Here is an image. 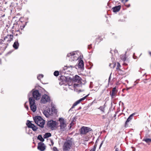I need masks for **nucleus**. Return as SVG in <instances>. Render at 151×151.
Wrapping results in <instances>:
<instances>
[{
  "label": "nucleus",
  "mask_w": 151,
  "mask_h": 151,
  "mask_svg": "<svg viewBox=\"0 0 151 151\" xmlns=\"http://www.w3.org/2000/svg\"><path fill=\"white\" fill-rule=\"evenodd\" d=\"M37 139L42 142H43L44 141V139L42 138V136L40 135H39L38 136Z\"/></svg>",
  "instance_id": "nucleus-25"
},
{
  "label": "nucleus",
  "mask_w": 151,
  "mask_h": 151,
  "mask_svg": "<svg viewBox=\"0 0 151 151\" xmlns=\"http://www.w3.org/2000/svg\"><path fill=\"white\" fill-rule=\"evenodd\" d=\"M43 114L46 117H48L49 115H51L52 114L51 113L49 112L48 111H44L43 112Z\"/></svg>",
  "instance_id": "nucleus-22"
},
{
  "label": "nucleus",
  "mask_w": 151,
  "mask_h": 151,
  "mask_svg": "<svg viewBox=\"0 0 151 151\" xmlns=\"http://www.w3.org/2000/svg\"><path fill=\"white\" fill-rule=\"evenodd\" d=\"M70 78V77H67L64 76H62L61 78L62 81L59 82V84L60 85H64L68 87L69 88L72 89L71 88L72 84L71 83L70 84L68 81V79H69L70 80H71Z\"/></svg>",
  "instance_id": "nucleus-3"
},
{
  "label": "nucleus",
  "mask_w": 151,
  "mask_h": 151,
  "mask_svg": "<svg viewBox=\"0 0 151 151\" xmlns=\"http://www.w3.org/2000/svg\"><path fill=\"white\" fill-rule=\"evenodd\" d=\"M47 111H48L49 112L51 113L52 114V111H51L50 109H48L47 110Z\"/></svg>",
  "instance_id": "nucleus-36"
},
{
  "label": "nucleus",
  "mask_w": 151,
  "mask_h": 151,
  "mask_svg": "<svg viewBox=\"0 0 151 151\" xmlns=\"http://www.w3.org/2000/svg\"><path fill=\"white\" fill-rule=\"evenodd\" d=\"M35 123L39 126L42 128L45 123V121L40 116H36L34 118Z\"/></svg>",
  "instance_id": "nucleus-4"
},
{
  "label": "nucleus",
  "mask_w": 151,
  "mask_h": 151,
  "mask_svg": "<svg viewBox=\"0 0 151 151\" xmlns=\"http://www.w3.org/2000/svg\"><path fill=\"white\" fill-rule=\"evenodd\" d=\"M144 141L147 143L151 142V139L150 138H146L144 139Z\"/></svg>",
  "instance_id": "nucleus-26"
},
{
  "label": "nucleus",
  "mask_w": 151,
  "mask_h": 151,
  "mask_svg": "<svg viewBox=\"0 0 151 151\" xmlns=\"http://www.w3.org/2000/svg\"><path fill=\"white\" fill-rule=\"evenodd\" d=\"M149 54L151 56V52H149Z\"/></svg>",
  "instance_id": "nucleus-44"
},
{
  "label": "nucleus",
  "mask_w": 151,
  "mask_h": 151,
  "mask_svg": "<svg viewBox=\"0 0 151 151\" xmlns=\"http://www.w3.org/2000/svg\"><path fill=\"white\" fill-rule=\"evenodd\" d=\"M117 92V91L116 88H114L112 90V92H110V94L112 98H113L114 96H115Z\"/></svg>",
  "instance_id": "nucleus-15"
},
{
  "label": "nucleus",
  "mask_w": 151,
  "mask_h": 151,
  "mask_svg": "<svg viewBox=\"0 0 151 151\" xmlns=\"http://www.w3.org/2000/svg\"><path fill=\"white\" fill-rule=\"evenodd\" d=\"M111 74H110V76H109V81L110 79V78H111Z\"/></svg>",
  "instance_id": "nucleus-43"
},
{
  "label": "nucleus",
  "mask_w": 151,
  "mask_h": 151,
  "mask_svg": "<svg viewBox=\"0 0 151 151\" xmlns=\"http://www.w3.org/2000/svg\"><path fill=\"white\" fill-rule=\"evenodd\" d=\"M91 45H89L88 46V48L89 49H90L91 48Z\"/></svg>",
  "instance_id": "nucleus-39"
},
{
  "label": "nucleus",
  "mask_w": 151,
  "mask_h": 151,
  "mask_svg": "<svg viewBox=\"0 0 151 151\" xmlns=\"http://www.w3.org/2000/svg\"><path fill=\"white\" fill-rule=\"evenodd\" d=\"M98 89V87H96L95 88V89L94 90H97Z\"/></svg>",
  "instance_id": "nucleus-38"
},
{
  "label": "nucleus",
  "mask_w": 151,
  "mask_h": 151,
  "mask_svg": "<svg viewBox=\"0 0 151 151\" xmlns=\"http://www.w3.org/2000/svg\"><path fill=\"white\" fill-rule=\"evenodd\" d=\"M133 58H135H135L134 57V55H133Z\"/></svg>",
  "instance_id": "nucleus-48"
},
{
  "label": "nucleus",
  "mask_w": 151,
  "mask_h": 151,
  "mask_svg": "<svg viewBox=\"0 0 151 151\" xmlns=\"http://www.w3.org/2000/svg\"><path fill=\"white\" fill-rule=\"evenodd\" d=\"M135 113H133L132 114H131L128 117V118L127 119V120L125 122V126L127 124V123L130 121H131L132 119L133 116L135 114Z\"/></svg>",
  "instance_id": "nucleus-17"
},
{
  "label": "nucleus",
  "mask_w": 151,
  "mask_h": 151,
  "mask_svg": "<svg viewBox=\"0 0 151 151\" xmlns=\"http://www.w3.org/2000/svg\"><path fill=\"white\" fill-rule=\"evenodd\" d=\"M70 124L71 125H71L72 124V123H71V124ZM71 126H70V127H71Z\"/></svg>",
  "instance_id": "nucleus-47"
},
{
  "label": "nucleus",
  "mask_w": 151,
  "mask_h": 151,
  "mask_svg": "<svg viewBox=\"0 0 151 151\" xmlns=\"http://www.w3.org/2000/svg\"><path fill=\"white\" fill-rule=\"evenodd\" d=\"M72 142L70 140L66 141L64 143L63 146V150L64 151H68L71 148Z\"/></svg>",
  "instance_id": "nucleus-7"
},
{
  "label": "nucleus",
  "mask_w": 151,
  "mask_h": 151,
  "mask_svg": "<svg viewBox=\"0 0 151 151\" xmlns=\"http://www.w3.org/2000/svg\"><path fill=\"white\" fill-rule=\"evenodd\" d=\"M125 6L127 7H129L130 6V4H129L128 5H125Z\"/></svg>",
  "instance_id": "nucleus-37"
},
{
  "label": "nucleus",
  "mask_w": 151,
  "mask_h": 151,
  "mask_svg": "<svg viewBox=\"0 0 151 151\" xmlns=\"http://www.w3.org/2000/svg\"><path fill=\"white\" fill-rule=\"evenodd\" d=\"M43 75L42 74H40L37 76V78L39 80H40V79L41 78H43Z\"/></svg>",
  "instance_id": "nucleus-28"
},
{
  "label": "nucleus",
  "mask_w": 151,
  "mask_h": 151,
  "mask_svg": "<svg viewBox=\"0 0 151 151\" xmlns=\"http://www.w3.org/2000/svg\"><path fill=\"white\" fill-rule=\"evenodd\" d=\"M126 60V58H124V61H125V60Z\"/></svg>",
  "instance_id": "nucleus-45"
},
{
  "label": "nucleus",
  "mask_w": 151,
  "mask_h": 151,
  "mask_svg": "<svg viewBox=\"0 0 151 151\" xmlns=\"http://www.w3.org/2000/svg\"><path fill=\"white\" fill-rule=\"evenodd\" d=\"M24 107H25L26 108V109L28 110L29 109V108H28V106L27 105H26V102L25 104H24Z\"/></svg>",
  "instance_id": "nucleus-31"
},
{
  "label": "nucleus",
  "mask_w": 151,
  "mask_h": 151,
  "mask_svg": "<svg viewBox=\"0 0 151 151\" xmlns=\"http://www.w3.org/2000/svg\"><path fill=\"white\" fill-rule=\"evenodd\" d=\"M81 55V52L78 51H76L68 53L67 55V57L69 58L70 61H76Z\"/></svg>",
  "instance_id": "nucleus-1"
},
{
  "label": "nucleus",
  "mask_w": 151,
  "mask_h": 151,
  "mask_svg": "<svg viewBox=\"0 0 151 151\" xmlns=\"http://www.w3.org/2000/svg\"><path fill=\"white\" fill-rule=\"evenodd\" d=\"M19 44L18 42V40H17L14 42L13 45V47L15 49H17L19 47Z\"/></svg>",
  "instance_id": "nucleus-18"
},
{
  "label": "nucleus",
  "mask_w": 151,
  "mask_h": 151,
  "mask_svg": "<svg viewBox=\"0 0 151 151\" xmlns=\"http://www.w3.org/2000/svg\"><path fill=\"white\" fill-rule=\"evenodd\" d=\"M132 88V87H129V88H126V90H127V91H128V90H129V89H130Z\"/></svg>",
  "instance_id": "nucleus-35"
},
{
  "label": "nucleus",
  "mask_w": 151,
  "mask_h": 151,
  "mask_svg": "<svg viewBox=\"0 0 151 151\" xmlns=\"http://www.w3.org/2000/svg\"><path fill=\"white\" fill-rule=\"evenodd\" d=\"M99 109H100L102 111H104V107L103 106H101L99 108Z\"/></svg>",
  "instance_id": "nucleus-30"
},
{
  "label": "nucleus",
  "mask_w": 151,
  "mask_h": 151,
  "mask_svg": "<svg viewBox=\"0 0 151 151\" xmlns=\"http://www.w3.org/2000/svg\"><path fill=\"white\" fill-rule=\"evenodd\" d=\"M96 147V145H95L94 146L93 148V149H92L90 151H95Z\"/></svg>",
  "instance_id": "nucleus-29"
},
{
  "label": "nucleus",
  "mask_w": 151,
  "mask_h": 151,
  "mask_svg": "<svg viewBox=\"0 0 151 151\" xmlns=\"http://www.w3.org/2000/svg\"><path fill=\"white\" fill-rule=\"evenodd\" d=\"M121 8V6L120 5H119L118 6H116L113 7L112 8V9L114 12H116L119 11L120 10Z\"/></svg>",
  "instance_id": "nucleus-16"
},
{
  "label": "nucleus",
  "mask_w": 151,
  "mask_h": 151,
  "mask_svg": "<svg viewBox=\"0 0 151 151\" xmlns=\"http://www.w3.org/2000/svg\"><path fill=\"white\" fill-rule=\"evenodd\" d=\"M75 67V65H69V66H65L64 68H63V69L64 70H65L67 69L68 68H70L71 69H72L73 68H74Z\"/></svg>",
  "instance_id": "nucleus-24"
},
{
  "label": "nucleus",
  "mask_w": 151,
  "mask_h": 151,
  "mask_svg": "<svg viewBox=\"0 0 151 151\" xmlns=\"http://www.w3.org/2000/svg\"><path fill=\"white\" fill-rule=\"evenodd\" d=\"M103 142H104V141H102L100 145V146H99V149H100L102 145H103Z\"/></svg>",
  "instance_id": "nucleus-34"
},
{
  "label": "nucleus",
  "mask_w": 151,
  "mask_h": 151,
  "mask_svg": "<svg viewBox=\"0 0 151 151\" xmlns=\"http://www.w3.org/2000/svg\"><path fill=\"white\" fill-rule=\"evenodd\" d=\"M120 66V65L119 64V63H117V67L116 68V69H119V67Z\"/></svg>",
  "instance_id": "nucleus-33"
},
{
  "label": "nucleus",
  "mask_w": 151,
  "mask_h": 151,
  "mask_svg": "<svg viewBox=\"0 0 151 151\" xmlns=\"http://www.w3.org/2000/svg\"><path fill=\"white\" fill-rule=\"evenodd\" d=\"M59 72L58 71H55L54 73V75L55 76H58L59 75Z\"/></svg>",
  "instance_id": "nucleus-27"
},
{
  "label": "nucleus",
  "mask_w": 151,
  "mask_h": 151,
  "mask_svg": "<svg viewBox=\"0 0 151 151\" xmlns=\"http://www.w3.org/2000/svg\"><path fill=\"white\" fill-rule=\"evenodd\" d=\"M52 145H53V142H52Z\"/></svg>",
  "instance_id": "nucleus-46"
},
{
  "label": "nucleus",
  "mask_w": 151,
  "mask_h": 151,
  "mask_svg": "<svg viewBox=\"0 0 151 151\" xmlns=\"http://www.w3.org/2000/svg\"><path fill=\"white\" fill-rule=\"evenodd\" d=\"M91 130V128L83 126L81 128L80 132L81 134H85Z\"/></svg>",
  "instance_id": "nucleus-8"
},
{
  "label": "nucleus",
  "mask_w": 151,
  "mask_h": 151,
  "mask_svg": "<svg viewBox=\"0 0 151 151\" xmlns=\"http://www.w3.org/2000/svg\"><path fill=\"white\" fill-rule=\"evenodd\" d=\"M72 81L74 83H74L73 85V83H72V86L74 87L75 88H76L77 87H79L81 85V78L79 76L77 75H76L72 78Z\"/></svg>",
  "instance_id": "nucleus-2"
},
{
  "label": "nucleus",
  "mask_w": 151,
  "mask_h": 151,
  "mask_svg": "<svg viewBox=\"0 0 151 151\" xmlns=\"http://www.w3.org/2000/svg\"><path fill=\"white\" fill-rule=\"evenodd\" d=\"M115 151H119L118 148H116L115 150Z\"/></svg>",
  "instance_id": "nucleus-40"
},
{
  "label": "nucleus",
  "mask_w": 151,
  "mask_h": 151,
  "mask_svg": "<svg viewBox=\"0 0 151 151\" xmlns=\"http://www.w3.org/2000/svg\"><path fill=\"white\" fill-rule=\"evenodd\" d=\"M123 1H124L125 2H127L128 0H122Z\"/></svg>",
  "instance_id": "nucleus-41"
},
{
  "label": "nucleus",
  "mask_w": 151,
  "mask_h": 151,
  "mask_svg": "<svg viewBox=\"0 0 151 151\" xmlns=\"http://www.w3.org/2000/svg\"><path fill=\"white\" fill-rule=\"evenodd\" d=\"M88 95H87L86 96H85L83 97L80 99L79 100L77 101H76L73 105L72 106L71 109H73L74 107L76 105H77L78 104L80 103V102L81 101H83L88 96Z\"/></svg>",
  "instance_id": "nucleus-12"
},
{
  "label": "nucleus",
  "mask_w": 151,
  "mask_h": 151,
  "mask_svg": "<svg viewBox=\"0 0 151 151\" xmlns=\"http://www.w3.org/2000/svg\"><path fill=\"white\" fill-rule=\"evenodd\" d=\"M56 123L55 121L53 120L48 121L47 123V126L50 127L51 129H53L56 126Z\"/></svg>",
  "instance_id": "nucleus-10"
},
{
  "label": "nucleus",
  "mask_w": 151,
  "mask_h": 151,
  "mask_svg": "<svg viewBox=\"0 0 151 151\" xmlns=\"http://www.w3.org/2000/svg\"><path fill=\"white\" fill-rule=\"evenodd\" d=\"M59 121L60 122L59 127L60 131L61 132L66 131L67 129V124L66 121L62 118H60Z\"/></svg>",
  "instance_id": "nucleus-5"
},
{
  "label": "nucleus",
  "mask_w": 151,
  "mask_h": 151,
  "mask_svg": "<svg viewBox=\"0 0 151 151\" xmlns=\"http://www.w3.org/2000/svg\"><path fill=\"white\" fill-rule=\"evenodd\" d=\"M29 97V100L30 105L36 104L35 103V100L33 97Z\"/></svg>",
  "instance_id": "nucleus-19"
},
{
  "label": "nucleus",
  "mask_w": 151,
  "mask_h": 151,
  "mask_svg": "<svg viewBox=\"0 0 151 151\" xmlns=\"http://www.w3.org/2000/svg\"><path fill=\"white\" fill-rule=\"evenodd\" d=\"M102 119H104L105 118V116H102Z\"/></svg>",
  "instance_id": "nucleus-42"
},
{
  "label": "nucleus",
  "mask_w": 151,
  "mask_h": 151,
  "mask_svg": "<svg viewBox=\"0 0 151 151\" xmlns=\"http://www.w3.org/2000/svg\"><path fill=\"white\" fill-rule=\"evenodd\" d=\"M50 101V97L47 95H43L41 100V102L43 104H46Z\"/></svg>",
  "instance_id": "nucleus-9"
},
{
  "label": "nucleus",
  "mask_w": 151,
  "mask_h": 151,
  "mask_svg": "<svg viewBox=\"0 0 151 151\" xmlns=\"http://www.w3.org/2000/svg\"><path fill=\"white\" fill-rule=\"evenodd\" d=\"M84 64L83 60H80L78 64V67L81 69H83V68Z\"/></svg>",
  "instance_id": "nucleus-21"
},
{
  "label": "nucleus",
  "mask_w": 151,
  "mask_h": 151,
  "mask_svg": "<svg viewBox=\"0 0 151 151\" xmlns=\"http://www.w3.org/2000/svg\"><path fill=\"white\" fill-rule=\"evenodd\" d=\"M32 94L33 97L36 100H39L41 97V93H39L37 90H32L28 94V96H29L30 94Z\"/></svg>",
  "instance_id": "nucleus-6"
},
{
  "label": "nucleus",
  "mask_w": 151,
  "mask_h": 151,
  "mask_svg": "<svg viewBox=\"0 0 151 151\" xmlns=\"http://www.w3.org/2000/svg\"><path fill=\"white\" fill-rule=\"evenodd\" d=\"M51 136V134L50 133H46L44 136V138L45 139L48 138Z\"/></svg>",
  "instance_id": "nucleus-23"
},
{
  "label": "nucleus",
  "mask_w": 151,
  "mask_h": 151,
  "mask_svg": "<svg viewBox=\"0 0 151 151\" xmlns=\"http://www.w3.org/2000/svg\"><path fill=\"white\" fill-rule=\"evenodd\" d=\"M37 148L41 151H44L45 149V146L43 143L40 142L38 144Z\"/></svg>",
  "instance_id": "nucleus-13"
},
{
  "label": "nucleus",
  "mask_w": 151,
  "mask_h": 151,
  "mask_svg": "<svg viewBox=\"0 0 151 151\" xmlns=\"http://www.w3.org/2000/svg\"><path fill=\"white\" fill-rule=\"evenodd\" d=\"M27 124L29 128H32L33 130L35 131L37 130V128L34 124H32L30 121L29 120L27 121Z\"/></svg>",
  "instance_id": "nucleus-11"
},
{
  "label": "nucleus",
  "mask_w": 151,
  "mask_h": 151,
  "mask_svg": "<svg viewBox=\"0 0 151 151\" xmlns=\"http://www.w3.org/2000/svg\"><path fill=\"white\" fill-rule=\"evenodd\" d=\"M53 151H59L57 148L55 147H54L53 148Z\"/></svg>",
  "instance_id": "nucleus-32"
},
{
  "label": "nucleus",
  "mask_w": 151,
  "mask_h": 151,
  "mask_svg": "<svg viewBox=\"0 0 151 151\" xmlns=\"http://www.w3.org/2000/svg\"><path fill=\"white\" fill-rule=\"evenodd\" d=\"M80 91V92H81V91L80 90V91Z\"/></svg>",
  "instance_id": "nucleus-49"
},
{
  "label": "nucleus",
  "mask_w": 151,
  "mask_h": 151,
  "mask_svg": "<svg viewBox=\"0 0 151 151\" xmlns=\"http://www.w3.org/2000/svg\"><path fill=\"white\" fill-rule=\"evenodd\" d=\"M13 36L11 35H8L6 36L4 38V40L8 42H10L13 40Z\"/></svg>",
  "instance_id": "nucleus-14"
},
{
  "label": "nucleus",
  "mask_w": 151,
  "mask_h": 151,
  "mask_svg": "<svg viewBox=\"0 0 151 151\" xmlns=\"http://www.w3.org/2000/svg\"><path fill=\"white\" fill-rule=\"evenodd\" d=\"M31 110L33 112H35L36 110L37 106L36 104L30 105Z\"/></svg>",
  "instance_id": "nucleus-20"
}]
</instances>
